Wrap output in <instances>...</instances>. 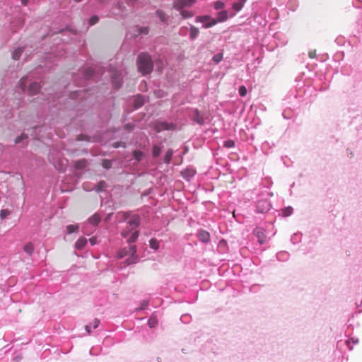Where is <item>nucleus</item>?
I'll return each instance as SVG.
<instances>
[{
	"mask_svg": "<svg viewBox=\"0 0 362 362\" xmlns=\"http://www.w3.org/2000/svg\"><path fill=\"white\" fill-rule=\"evenodd\" d=\"M115 221L118 223L127 222V229L123 230L121 235L127 238L129 243L136 241L139 236V231L136 229L140 224V217L137 214L119 211L115 215Z\"/></svg>",
	"mask_w": 362,
	"mask_h": 362,
	"instance_id": "nucleus-1",
	"label": "nucleus"
},
{
	"mask_svg": "<svg viewBox=\"0 0 362 362\" xmlns=\"http://www.w3.org/2000/svg\"><path fill=\"white\" fill-rule=\"evenodd\" d=\"M196 1L197 0H175L173 1V8L180 11L182 18H190L194 16V13L192 11L185 9V8L191 7Z\"/></svg>",
	"mask_w": 362,
	"mask_h": 362,
	"instance_id": "nucleus-2",
	"label": "nucleus"
},
{
	"mask_svg": "<svg viewBox=\"0 0 362 362\" xmlns=\"http://www.w3.org/2000/svg\"><path fill=\"white\" fill-rule=\"evenodd\" d=\"M138 69L143 74H149L153 69V62L146 53H141L137 58Z\"/></svg>",
	"mask_w": 362,
	"mask_h": 362,
	"instance_id": "nucleus-3",
	"label": "nucleus"
},
{
	"mask_svg": "<svg viewBox=\"0 0 362 362\" xmlns=\"http://www.w3.org/2000/svg\"><path fill=\"white\" fill-rule=\"evenodd\" d=\"M107 72V75L111 77L112 86L115 89H118L122 85L124 71H123L121 68L116 69L111 63L110 64V69Z\"/></svg>",
	"mask_w": 362,
	"mask_h": 362,
	"instance_id": "nucleus-4",
	"label": "nucleus"
},
{
	"mask_svg": "<svg viewBox=\"0 0 362 362\" xmlns=\"http://www.w3.org/2000/svg\"><path fill=\"white\" fill-rule=\"evenodd\" d=\"M196 23H201L203 24V28H209L217 23V21L209 16H200L195 18Z\"/></svg>",
	"mask_w": 362,
	"mask_h": 362,
	"instance_id": "nucleus-5",
	"label": "nucleus"
},
{
	"mask_svg": "<svg viewBox=\"0 0 362 362\" xmlns=\"http://www.w3.org/2000/svg\"><path fill=\"white\" fill-rule=\"evenodd\" d=\"M270 207L271 204L267 199L259 200L256 204V211L259 213H266Z\"/></svg>",
	"mask_w": 362,
	"mask_h": 362,
	"instance_id": "nucleus-6",
	"label": "nucleus"
},
{
	"mask_svg": "<svg viewBox=\"0 0 362 362\" xmlns=\"http://www.w3.org/2000/svg\"><path fill=\"white\" fill-rule=\"evenodd\" d=\"M254 234L257 237L259 244L262 245L267 242V236L264 229L261 227H257L254 230Z\"/></svg>",
	"mask_w": 362,
	"mask_h": 362,
	"instance_id": "nucleus-7",
	"label": "nucleus"
},
{
	"mask_svg": "<svg viewBox=\"0 0 362 362\" xmlns=\"http://www.w3.org/2000/svg\"><path fill=\"white\" fill-rule=\"evenodd\" d=\"M235 16V13L230 12L229 13L226 10H223L218 13L217 14V23L218 22H224L228 20V18H231Z\"/></svg>",
	"mask_w": 362,
	"mask_h": 362,
	"instance_id": "nucleus-8",
	"label": "nucleus"
},
{
	"mask_svg": "<svg viewBox=\"0 0 362 362\" xmlns=\"http://www.w3.org/2000/svg\"><path fill=\"white\" fill-rule=\"evenodd\" d=\"M6 106V108H10V110H13L15 108H18L19 106V103L13 101L12 104H11V100L6 99L5 100H0V107Z\"/></svg>",
	"mask_w": 362,
	"mask_h": 362,
	"instance_id": "nucleus-9",
	"label": "nucleus"
},
{
	"mask_svg": "<svg viewBox=\"0 0 362 362\" xmlns=\"http://www.w3.org/2000/svg\"><path fill=\"white\" fill-rule=\"evenodd\" d=\"M192 120L197 123L199 125H202L204 124V119L201 115L199 111L198 110H194L192 116Z\"/></svg>",
	"mask_w": 362,
	"mask_h": 362,
	"instance_id": "nucleus-10",
	"label": "nucleus"
},
{
	"mask_svg": "<svg viewBox=\"0 0 362 362\" xmlns=\"http://www.w3.org/2000/svg\"><path fill=\"white\" fill-rule=\"evenodd\" d=\"M246 1L247 0H236V1L233 2L232 4V8L234 11L233 13L236 14L238 12L240 11Z\"/></svg>",
	"mask_w": 362,
	"mask_h": 362,
	"instance_id": "nucleus-11",
	"label": "nucleus"
},
{
	"mask_svg": "<svg viewBox=\"0 0 362 362\" xmlns=\"http://www.w3.org/2000/svg\"><path fill=\"white\" fill-rule=\"evenodd\" d=\"M198 238L199 240L203 243H208L210 240V235L209 233L204 230H200L198 231Z\"/></svg>",
	"mask_w": 362,
	"mask_h": 362,
	"instance_id": "nucleus-12",
	"label": "nucleus"
},
{
	"mask_svg": "<svg viewBox=\"0 0 362 362\" xmlns=\"http://www.w3.org/2000/svg\"><path fill=\"white\" fill-rule=\"evenodd\" d=\"M144 97L141 95H137L134 100V105L136 109L139 108L144 104Z\"/></svg>",
	"mask_w": 362,
	"mask_h": 362,
	"instance_id": "nucleus-13",
	"label": "nucleus"
},
{
	"mask_svg": "<svg viewBox=\"0 0 362 362\" xmlns=\"http://www.w3.org/2000/svg\"><path fill=\"white\" fill-rule=\"evenodd\" d=\"M173 129V125L170 124L166 122H160V123L157 124V125H156V129L158 132H160L163 130H169V129Z\"/></svg>",
	"mask_w": 362,
	"mask_h": 362,
	"instance_id": "nucleus-14",
	"label": "nucleus"
},
{
	"mask_svg": "<svg viewBox=\"0 0 362 362\" xmlns=\"http://www.w3.org/2000/svg\"><path fill=\"white\" fill-rule=\"evenodd\" d=\"M127 254H129V255H131V257L132 258H136L135 257V254H136V247L134 245H130L129 247V251L128 252H124V250L121 251V252L119 253V257H122L124 255H127Z\"/></svg>",
	"mask_w": 362,
	"mask_h": 362,
	"instance_id": "nucleus-15",
	"label": "nucleus"
},
{
	"mask_svg": "<svg viewBox=\"0 0 362 362\" xmlns=\"http://www.w3.org/2000/svg\"><path fill=\"white\" fill-rule=\"evenodd\" d=\"M40 88V86L39 83L36 82H33L30 84L29 88H28V93L30 95H35L37 93Z\"/></svg>",
	"mask_w": 362,
	"mask_h": 362,
	"instance_id": "nucleus-16",
	"label": "nucleus"
},
{
	"mask_svg": "<svg viewBox=\"0 0 362 362\" xmlns=\"http://www.w3.org/2000/svg\"><path fill=\"white\" fill-rule=\"evenodd\" d=\"M100 221V216L98 214H95L88 218V224L95 226H97Z\"/></svg>",
	"mask_w": 362,
	"mask_h": 362,
	"instance_id": "nucleus-17",
	"label": "nucleus"
},
{
	"mask_svg": "<svg viewBox=\"0 0 362 362\" xmlns=\"http://www.w3.org/2000/svg\"><path fill=\"white\" fill-rule=\"evenodd\" d=\"M25 47H19L15 49L13 52L12 53V58L14 60H18L20 59L21 55L24 51Z\"/></svg>",
	"mask_w": 362,
	"mask_h": 362,
	"instance_id": "nucleus-18",
	"label": "nucleus"
},
{
	"mask_svg": "<svg viewBox=\"0 0 362 362\" xmlns=\"http://www.w3.org/2000/svg\"><path fill=\"white\" fill-rule=\"evenodd\" d=\"M158 324L157 316L155 313H153L148 320V325L149 327H155Z\"/></svg>",
	"mask_w": 362,
	"mask_h": 362,
	"instance_id": "nucleus-19",
	"label": "nucleus"
},
{
	"mask_svg": "<svg viewBox=\"0 0 362 362\" xmlns=\"http://www.w3.org/2000/svg\"><path fill=\"white\" fill-rule=\"evenodd\" d=\"M87 243V239L86 238H80L75 243L76 248L78 250H82Z\"/></svg>",
	"mask_w": 362,
	"mask_h": 362,
	"instance_id": "nucleus-20",
	"label": "nucleus"
},
{
	"mask_svg": "<svg viewBox=\"0 0 362 362\" xmlns=\"http://www.w3.org/2000/svg\"><path fill=\"white\" fill-rule=\"evenodd\" d=\"M199 33V30L196 27L191 25L189 28V37L191 40H194L197 37Z\"/></svg>",
	"mask_w": 362,
	"mask_h": 362,
	"instance_id": "nucleus-21",
	"label": "nucleus"
},
{
	"mask_svg": "<svg viewBox=\"0 0 362 362\" xmlns=\"http://www.w3.org/2000/svg\"><path fill=\"white\" fill-rule=\"evenodd\" d=\"M359 340L357 338H350L346 341V346L349 350L353 349V345L358 344Z\"/></svg>",
	"mask_w": 362,
	"mask_h": 362,
	"instance_id": "nucleus-22",
	"label": "nucleus"
},
{
	"mask_svg": "<svg viewBox=\"0 0 362 362\" xmlns=\"http://www.w3.org/2000/svg\"><path fill=\"white\" fill-rule=\"evenodd\" d=\"M23 250L28 255H31L34 251V246L31 243H28L24 246Z\"/></svg>",
	"mask_w": 362,
	"mask_h": 362,
	"instance_id": "nucleus-23",
	"label": "nucleus"
},
{
	"mask_svg": "<svg viewBox=\"0 0 362 362\" xmlns=\"http://www.w3.org/2000/svg\"><path fill=\"white\" fill-rule=\"evenodd\" d=\"M28 82V77H23L21 79L20 83H19V88L20 89L24 92L25 90L26 84Z\"/></svg>",
	"mask_w": 362,
	"mask_h": 362,
	"instance_id": "nucleus-24",
	"label": "nucleus"
},
{
	"mask_svg": "<svg viewBox=\"0 0 362 362\" xmlns=\"http://www.w3.org/2000/svg\"><path fill=\"white\" fill-rule=\"evenodd\" d=\"M107 187V184L105 181H100L94 188L95 191L100 192L103 191Z\"/></svg>",
	"mask_w": 362,
	"mask_h": 362,
	"instance_id": "nucleus-25",
	"label": "nucleus"
},
{
	"mask_svg": "<svg viewBox=\"0 0 362 362\" xmlns=\"http://www.w3.org/2000/svg\"><path fill=\"white\" fill-rule=\"evenodd\" d=\"M86 163H87L86 160L82 159V160H79L76 161L75 163L74 166L76 169H83L84 168H86Z\"/></svg>",
	"mask_w": 362,
	"mask_h": 362,
	"instance_id": "nucleus-26",
	"label": "nucleus"
},
{
	"mask_svg": "<svg viewBox=\"0 0 362 362\" xmlns=\"http://www.w3.org/2000/svg\"><path fill=\"white\" fill-rule=\"evenodd\" d=\"M156 15L160 18L161 22L165 23L166 24L168 23L167 18H166L165 14L164 13L163 11H162L160 10H158L156 11Z\"/></svg>",
	"mask_w": 362,
	"mask_h": 362,
	"instance_id": "nucleus-27",
	"label": "nucleus"
},
{
	"mask_svg": "<svg viewBox=\"0 0 362 362\" xmlns=\"http://www.w3.org/2000/svg\"><path fill=\"white\" fill-rule=\"evenodd\" d=\"M173 154V150H171V149L168 150L164 156V162L166 163H169L171 160Z\"/></svg>",
	"mask_w": 362,
	"mask_h": 362,
	"instance_id": "nucleus-28",
	"label": "nucleus"
},
{
	"mask_svg": "<svg viewBox=\"0 0 362 362\" xmlns=\"http://www.w3.org/2000/svg\"><path fill=\"white\" fill-rule=\"evenodd\" d=\"M293 209L291 206H288L282 209V215L284 217L291 216L293 214Z\"/></svg>",
	"mask_w": 362,
	"mask_h": 362,
	"instance_id": "nucleus-29",
	"label": "nucleus"
},
{
	"mask_svg": "<svg viewBox=\"0 0 362 362\" xmlns=\"http://www.w3.org/2000/svg\"><path fill=\"white\" fill-rule=\"evenodd\" d=\"M112 14L115 16L122 15V7L119 3L113 8Z\"/></svg>",
	"mask_w": 362,
	"mask_h": 362,
	"instance_id": "nucleus-30",
	"label": "nucleus"
},
{
	"mask_svg": "<svg viewBox=\"0 0 362 362\" xmlns=\"http://www.w3.org/2000/svg\"><path fill=\"white\" fill-rule=\"evenodd\" d=\"M144 154L139 151H134L133 153L134 159L136 162H139L143 157Z\"/></svg>",
	"mask_w": 362,
	"mask_h": 362,
	"instance_id": "nucleus-31",
	"label": "nucleus"
},
{
	"mask_svg": "<svg viewBox=\"0 0 362 362\" xmlns=\"http://www.w3.org/2000/svg\"><path fill=\"white\" fill-rule=\"evenodd\" d=\"M161 152V148L157 145L153 146L152 155L153 157H158Z\"/></svg>",
	"mask_w": 362,
	"mask_h": 362,
	"instance_id": "nucleus-32",
	"label": "nucleus"
},
{
	"mask_svg": "<svg viewBox=\"0 0 362 362\" xmlns=\"http://www.w3.org/2000/svg\"><path fill=\"white\" fill-rule=\"evenodd\" d=\"M149 245L151 248L156 250L159 247V242L157 240L152 238L149 242Z\"/></svg>",
	"mask_w": 362,
	"mask_h": 362,
	"instance_id": "nucleus-33",
	"label": "nucleus"
},
{
	"mask_svg": "<svg viewBox=\"0 0 362 362\" xmlns=\"http://www.w3.org/2000/svg\"><path fill=\"white\" fill-rule=\"evenodd\" d=\"M94 75H95V71L92 70L91 69H88L85 71L84 76L87 79L93 78Z\"/></svg>",
	"mask_w": 362,
	"mask_h": 362,
	"instance_id": "nucleus-34",
	"label": "nucleus"
},
{
	"mask_svg": "<svg viewBox=\"0 0 362 362\" xmlns=\"http://www.w3.org/2000/svg\"><path fill=\"white\" fill-rule=\"evenodd\" d=\"M225 6V4L221 1H216L214 4V7L216 10H220L223 8Z\"/></svg>",
	"mask_w": 362,
	"mask_h": 362,
	"instance_id": "nucleus-35",
	"label": "nucleus"
},
{
	"mask_svg": "<svg viewBox=\"0 0 362 362\" xmlns=\"http://www.w3.org/2000/svg\"><path fill=\"white\" fill-rule=\"evenodd\" d=\"M149 301L148 300H143L140 303V307L136 309V310H145L148 305Z\"/></svg>",
	"mask_w": 362,
	"mask_h": 362,
	"instance_id": "nucleus-36",
	"label": "nucleus"
},
{
	"mask_svg": "<svg viewBox=\"0 0 362 362\" xmlns=\"http://www.w3.org/2000/svg\"><path fill=\"white\" fill-rule=\"evenodd\" d=\"M78 226L77 225H69L66 227V231L69 234L74 233L77 230Z\"/></svg>",
	"mask_w": 362,
	"mask_h": 362,
	"instance_id": "nucleus-37",
	"label": "nucleus"
},
{
	"mask_svg": "<svg viewBox=\"0 0 362 362\" xmlns=\"http://www.w3.org/2000/svg\"><path fill=\"white\" fill-rule=\"evenodd\" d=\"M223 59V54H215L213 58H212V60L213 62L215 63V64H218L220 62H221Z\"/></svg>",
	"mask_w": 362,
	"mask_h": 362,
	"instance_id": "nucleus-38",
	"label": "nucleus"
},
{
	"mask_svg": "<svg viewBox=\"0 0 362 362\" xmlns=\"http://www.w3.org/2000/svg\"><path fill=\"white\" fill-rule=\"evenodd\" d=\"M102 165L105 169H109L112 166V161L110 160H103L102 162Z\"/></svg>",
	"mask_w": 362,
	"mask_h": 362,
	"instance_id": "nucleus-39",
	"label": "nucleus"
},
{
	"mask_svg": "<svg viewBox=\"0 0 362 362\" xmlns=\"http://www.w3.org/2000/svg\"><path fill=\"white\" fill-rule=\"evenodd\" d=\"M10 211L8 209H2L0 211V217L1 219H4L10 214Z\"/></svg>",
	"mask_w": 362,
	"mask_h": 362,
	"instance_id": "nucleus-40",
	"label": "nucleus"
},
{
	"mask_svg": "<svg viewBox=\"0 0 362 362\" xmlns=\"http://www.w3.org/2000/svg\"><path fill=\"white\" fill-rule=\"evenodd\" d=\"M238 92H239V94H240V96L245 97L246 95V94H247V88H246L245 86H241L239 88V91Z\"/></svg>",
	"mask_w": 362,
	"mask_h": 362,
	"instance_id": "nucleus-41",
	"label": "nucleus"
},
{
	"mask_svg": "<svg viewBox=\"0 0 362 362\" xmlns=\"http://www.w3.org/2000/svg\"><path fill=\"white\" fill-rule=\"evenodd\" d=\"M99 21V18L98 16H92L90 20H89V25H93L95 24H96Z\"/></svg>",
	"mask_w": 362,
	"mask_h": 362,
	"instance_id": "nucleus-42",
	"label": "nucleus"
},
{
	"mask_svg": "<svg viewBox=\"0 0 362 362\" xmlns=\"http://www.w3.org/2000/svg\"><path fill=\"white\" fill-rule=\"evenodd\" d=\"M300 235L296 233L293 235H292L291 240L293 243H298L300 240Z\"/></svg>",
	"mask_w": 362,
	"mask_h": 362,
	"instance_id": "nucleus-43",
	"label": "nucleus"
},
{
	"mask_svg": "<svg viewBox=\"0 0 362 362\" xmlns=\"http://www.w3.org/2000/svg\"><path fill=\"white\" fill-rule=\"evenodd\" d=\"M234 145H235V143L232 140H228V141H225V144H224V146L227 148H232L234 146Z\"/></svg>",
	"mask_w": 362,
	"mask_h": 362,
	"instance_id": "nucleus-44",
	"label": "nucleus"
},
{
	"mask_svg": "<svg viewBox=\"0 0 362 362\" xmlns=\"http://www.w3.org/2000/svg\"><path fill=\"white\" fill-rule=\"evenodd\" d=\"M27 137H28V136H27V135H26V134H21V136H18V137H17V138H16V144H19V143L21 141V140L25 139H27Z\"/></svg>",
	"mask_w": 362,
	"mask_h": 362,
	"instance_id": "nucleus-45",
	"label": "nucleus"
},
{
	"mask_svg": "<svg viewBox=\"0 0 362 362\" xmlns=\"http://www.w3.org/2000/svg\"><path fill=\"white\" fill-rule=\"evenodd\" d=\"M139 30V33L140 34H141V35H143V34H144V35H146V34L148 33V28H146V27H144V28H139V30Z\"/></svg>",
	"mask_w": 362,
	"mask_h": 362,
	"instance_id": "nucleus-46",
	"label": "nucleus"
},
{
	"mask_svg": "<svg viewBox=\"0 0 362 362\" xmlns=\"http://www.w3.org/2000/svg\"><path fill=\"white\" fill-rule=\"evenodd\" d=\"M89 242L91 245H95L98 243L97 238L96 237H92L89 239Z\"/></svg>",
	"mask_w": 362,
	"mask_h": 362,
	"instance_id": "nucleus-47",
	"label": "nucleus"
},
{
	"mask_svg": "<svg viewBox=\"0 0 362 362\" xmlns=\"http://www.w3.org/2000/svg\"><path fill=\"white\" fill-rule=\"evenodd\" d=\"M99 324H100V320L98 319H95L93 322V329H96L99 326Z\"/></svg>",
	"mask_w": 362,
	"mask_h": 362,
	"instance_id": "nucleus-48",
	"label": "nucleus"
},
{
	"mask_svg": "<svg viewBox=\"0 0 362 362\" xmlns=\"http://www.w3.org/2000/svg\"><path fill=\"white\" fill-rule=\"evenodd\" d=\"M187 28L186 27H182L180 28V35H185V33H186V30H187Z\"/></svg>",
	"mask_w": 362,
	"mask_h": 362,
	"instance_id": "nucleus-49",
	"label": "nucleus"
},
{
	"mask_svg": "<svg viewBox=\"0 0 362 362\" xmlns=\"http://www.w3.org/2000/svg\"><path fill=\"white\" fill-rule=\"evenodd\" d=\"M91 326L89 325H86L85 329L87 331L88 333H90L91 332Z\"/></svg>",
	"mask_w": 362,
	"mask_h": 362,
	"instance_id": "nucleus-50",
	"label": "nucleus"
},
{
	"mask_svg": "<svg viewBox=\"0 0 362 362\" xmlns=\"http://www.w3.org/2000/svg\"><path fill=\"white\" fill-rule=\"evenodd\" d=\"M81 90L80 91H76L74 93V95L75 96V98H77L79 96V94L81 93Z\"/></svg>",
	"mask_w": 362,
	"mask_h": 362,
	"instance_id": "nucleus-51",
	"label": "nucleus"
},
{
	"mask_svg": "<svg viewBox=\"0 0 362 362\" xmlns=\"http://www.w3.org/2000/svg\"><path fill=\"white\" fill-rule=\"evenodd\" d=\"M28 0H21V4L24 6L28 4Z\"/></svg>",
	"mask_w": 362,
	"mask_h": 362,
	"instance_id": "nucleus-52",
	"label": "nucleus"
},
{
	"mask_svg": "<svg viewBox=\"0 0 362 362\" xmlns=\"http://www.w3.org/2000/svg\"><path fill=\"white\" fill-rule=\"evenodd\" d=\"M314 54H314L313 52H309V56H310V57H311V58H313V57H314Z\"/></svg>",
	"mask_w": 362,
	"mask_h": 362,
	"instance_id": "nucleus-53",
	"label": "nucleus"
},
{
	"mask_svg": "<svg viewBox=\"0 0 362 362\" xmlns=\"http://www.w3.org/2000/svg\"><path fill=\"white\" fill-rule=\"evenodd\" d=\"M19 26H22L23 25V21L22 20L19 21L18 22Z\"/></svg>",
	"mask_w": 362,
	"mask_h": 362,
	"instance_id": "nucleus-54",
	"label": "nucleus"
},
{
	"mask_svg": "<svg viewBox=\"0 0 362 362\" xmlns=\"http://www.w3.org/2000/svg\"><path fill=\"white\" fill-rule=\"evenodd\" d=\"M100 3L103 4L105 2L106 0H98Z\"/></svg>",
	"mask_w": 362,
	"mask_h": 362,
	"instance_id": "nucleus-55",
	"label": "nucleus"
},
{
	"mask_svg": "<svg viewBox=\"0 0 362 362\" xmlns=\"http://www.w3.org/2000/svg\"><path fill=\"white\" fill-rule=\"evenodd\" d=\"M348 155H349L350 157H351V156H353V153H352V152H350V153H348Z\"/></svg>",
	"mask_w": 362,
	"mask_h": 362,
	"instance_id": "nucleus-56",
	"label": "nucleus"
},
{
	"mask_svg": "<svg viewBox=\"0 0 362 362\" xmlns=\"http://www.w3.org/2000/svg\"><path fill=\"white\" fill-rule=\"evenodd\" d=\"M110 216H111V214H109L107 215V219L110 218Z\"/></svg>",
	"mask_w": 362,
	"mask_h": 362,
	"instance_id": "nucleus-57",
	"label": "nucleus"
},
{
	"mask_svg": "<svg viewBox=\"0 0 362 362\" xmlns=\"http://www.w3.org/2000/svg\"><path fill=\"white\" fill-rule=\"evenodd\" d=\"M71 189H68V188H67V189H62V190H63V191H67V190H71Z\"/></svg>",
	"mask_w": 362,
	"mask_h": 362,
	"instance_id": "nucleus-58",
	"label": "nucleus"
},
{
	"mask_svg": "<svg viewBox=\"0 0 362 362\" xmlns=\"http://www.w3.org/2000/svg\"><path fill=\"white\" fill-rule=\"evenodd\" d=\"M185 317H187V315H183V316H182L181 320H182V318H184Z\"/></svg>",
	"mask_w": 362,
	"mask_h": 362,
	"instance_id": "nucleus-59",
	"label": "nucleus"
}]
</instances>
